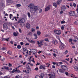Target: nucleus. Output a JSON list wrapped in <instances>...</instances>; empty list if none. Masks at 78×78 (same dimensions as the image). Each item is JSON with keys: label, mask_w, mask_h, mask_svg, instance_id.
Returning a JSON list of instances; mask_svg holds the SVG:
<instances>
[{"label": "nucleus", "mask_w": 78, "mask_h": 78, "mask_svg": "<svg viewBox=\"0 0 78 78\" xmlns=\"http://www.w3.org/2000/svg\"><path fill=\"white\" fill-rule=\"evenodd\" d=\"M56 38H57V39H58L59 40L60 42H61V40L60 39V38H59V36L56 35Z\"/></svg>", "instance_id": "412c9836"}, {"label": "nucleus", "mask_w": 78, "mask_h": 78, "mask_svg": "<svg viewBox=\"0 0 78 78\" xmlns=\"http://www.w3.org/2000/svg\"><path fill=\"white\" fill-rule=\"evenodd\" d=\"M61 68L63 69V70H66L67 69V66H66L65 65H62L61 66Z\"/></svg>", "instance_id": "423d86ee"}, {"label": "nucleus", "mask_w": 78, "mask_h": 78, "mask_svg": "<svg viewBox=\"0 0 78 78\" xmlns=\"http://www.w3.org/2000/svg\"><path fill=\"white\" fill-rule=\"evenodd\" d=\"M19 31L20 33H22V30H21V29H19Z\"/></svg>", "instance_id": "69168bd1"}, {"label": "nucleus", "mask_w": 78, "mask_h": 78, "mask_svg": "<svg viewBox=\"0 0 78 78\" xmlns=\"http://www.w3.org/2000/svg\"><path fill=\"white\" fill-rule=\"evenodd\" d=\"M62 2V0H57L56 3L57 5H59L61 4V3Z\"/></svg>", "instance_id": "9d476101"}, {"label": "nucleus", "mask_w": 78, "mask_h": 78, "mask_svg": "<svg viewBox=\"0 0 78 78\" xmlns=\"http://www.w3.org/2000/svg\"><path fill=\"white\" fill-rule=\"evenodd\" d=\"M54 51L55 53H57L58 52V51H57V50L56 49H54Z\"/></svg>", "instance_id": "8fccbe9b"}, {"label": "nucleus", "mask_w": 78, "mask_h": 78, "mask_svg": "<svg viewBox=\"0 0 78 78\" xmlns=\"http://www.w3.org/2000/svg\"><path fill=\"white\" fill-rule=\"evenodd\" d=\"M17 72V71L16 70V69H14L12 70V71H10V73H14V72Z\"/></svg>", "instance_id": "b1692460"}, {"label": "nucleus", "mask_w": 78, "mask_h": 78, "mask_svg": "<svg viewBox=\"0 0 78 78\" xmlns=\"http://www.w3.org/2000/svg\"><path fill=\"white\" fill-rule=\"evenodd\" d=\"M9 67H12V64H11L10 63H9Z\"/></svg>", "instance_id": "6e6d98bb"}, {"label": "nucleus", "mask_w": 78, "mask_h": 78, "mask_svg": "<svg viewBox=\"0 0 78 78\" xmlns=\"http://www.w3.org/2000/svg\"><path fill=\"white\" fill-rule=\"evenodd\" d=\"M66 7L64 6H63L61 7V10L62 11H66Z\"/></svg>", "instance_id": "9b49d317"}, {"label": "nucleus", "mask_w": 78, "mask_h": 78, "mask_svg": "<svg viewBox=\"0 0 78 78\" xmlns=\"http://www.w3.org/2000/svg\"><path fill=\"white\" fill-rule=\"evenodd\" d=\"M34 36H35V37H36L35 39H37V35L36 34H34Z\"/></svg>", "instance_id": "c03bdc74"}, {"label": "nucleus", "mask_w": 78, "mask_h": 78, "mask_svg": "<svg viewBox=\"0 0 78 78\" xmlns=\"http://www.w3.org/2000/svg\"><path fill=\"white\" fill-rule=\"evenodd\" d=\"M4 78H9V77H8V76H5L4 77Z\"/></svg>", "instance_id": "774afa93"}, {"label": "nucleus", "mask_w": 78, "mask_h": 78, "mask_svg": "<svg viewBox=\"0 0 78 78\" xmlns=\"http://www.w3.org/2000/svg\"><path fill=\"white\" fill-rule=\"evenodd\" d=\"M58 63V64H59V65H62V64H63V63H62V62H59Z\"/></svg>", "instance_id": "4d7b16f0"}, {"label": "nucleus", "mask_w": 78, "mask_h": 78, "mask_svg": "<svg viewBox=\"0 0 78 78\" xmlns=\"http://www.w3.org/2000/svg\"><path fill=\"white\" fill-rule=\"evenodd\" d=\"M44 41L42 40H41L40 42L39 41H37V44H38V47H41L42 46V45H43L42 43L44 42Z\"/></svg>", "instance_id": "39448f33"}, {"label": "nucleus", "mask_w": 78, "mask_h": 78, "mask_svg": "<svg viewBox=\"0 0 78 78\" xmlns=\"http://www.w3.org/2000/svg\"><path fill=\"white\" fill-rule=\"evenodd\" d=\"M19 77H20L19 76H16L15 78H19Z\"/></svg>", "instance_id": "338daca9"}, {"label": "nucleus", "mask_w": 78, "mask_h": 78, "mask_svg": "<svg viewBox=\"0 0 78 78\" xmlns=\"http://www.w3.org/2000/svg\"><path fill=\"white\" fill-rule=\"evenodd\" d=\"M73 6L74 7H76V4H75V3H73Z\"/></svg>", "instance_id": "052dcab7"}, {"label": "nucleus", "mask_w": 78, "mask_h": 78, "mask_svg": "<svg viewBox=\"0 0 78 78\" xmlns=\"http://www.w3.org/2000/svg\"><path fill=\"white\" fill-rule=\"evenodd\" d=\"M17 48L18 49H20V48H21V46L20 45H18L17 46Z\"/></svg>", "instance_id": "72a5a7b5"}, {"label": "nucleus", "mask_w": 78, "mask_h": 78, "mask_svg": "<svg viewBox=\"0 0 78 78\" xmlns=\"http://www.w3.org/2000/svg\"><path fill=\"white\" fill-rule=\"evenodd\" d=\"M67 53H68V51L67 50H66L64 52V54L67 55Z\"/></svg>", "instance_id": "ea45409f"}, {"label": "nucleus", "mask_w": 78, "mask_h": 78, "mask_svg": "<svg viewBox=\"0 0 78 78\" xmlns=\"http://www.w3.org/2000/svg\"><path fill=\"white\" fill-rule=\"evenodd\" d=\"M26 39L27 40V41H28V42H30V41H31V40L30 39H29V38H28L26 37Z\"/></svg>", "instance_id": "f704fd0d"}, {"label": "nucleus", "mask_w": 78, "mask_h": 78, "mask_svg": "<svg viewBox=\"0 0 78 78\" xmlns=\"http://www.w3.org/2000/svg\"><path fill=\"white\" fill-rule=\"evenodd\" d=\"M9 38H8L7 39L6 38H3L2 39V41H9Z\"/></svg>", "instance_id": "aec40b11"}, {"label": "nucleus", "mask_w": 78, "mask_h": 78, "mask_svg": "<svg viewBox=\"0 0 78 78\" xmlns=\"http://www.w3.org/2000/svg\"><path fill=\"white\" fill-rule=\"evenodd\" d=\"M26 27L28 29H30V24L27 23L26 24Z\"/></svg>", "instance_id": "f3484780"}, {"label": "nucleus", "mask_w": 78, "mask_h": 78, "mask_svg": "<svg viewBox=\"0 0 78 78\" xmlns=\"http://www.w3.org/2000/svg\"><path fill=\"white\" fill-rule=\"evenodd\" d=\"M73 41V39H70L69 40V42H72Z\"/></svg>", "instance_id": "49530a36"}, {"label": "nucleus", "mask_w": 78, "mask_h": 78, "mask_svg": "<svg viewBox=\"0 0 78 78\" xmlns=\"http://www.w3.org/2000/svg\"><path fill=\"white\" fill-rule=\"evenodd\" d=\"M1 50H6V48L3 47L0 48Z\"/></svg>", "instance_id": "5701e85b"}, {"label": "nucleus", "mask_w": 78, "mask_h": 78, "mask_svg": "<svg viewBox=\"0 0 78 78\" xmlns=\"http://www.w3.org/2000/svg\"><path fill=\"white\" fill-rule=\"evenodd\" d=\"M20 44H21V45H23V42H20Z\"/></svg>", "instance_id": "bf43d9fd"}, {"label": "nucleus", "mask_w": 78, "mask_h": 78, "mask_svg": "<svg viewBox=\"0 0 78 78\" xmlns=\"http://www.w3.org/2000/svg\"><path fill=\"white\" fill-rule=\"evenodd\" d=\"M53 5L54 6H55V8H56V6H57V5L56 3L54 2L53 3Z\"/></svg>", "instance_id": "bb28decb"}, {"label": "nucleus", "mask_w": 78, "mask_h": 78, "mask_svg": "<svg viewBox=\"0 0 78 78\" xmlns=\"http://www.w3.org/2000/svg\"><path fill=\"white\" fill-rule=\"evenodd\" d=\"M12 14H10L9 17L10 19H11V18H12Z\"/></svg>", "instance_id": "de8ad7c7"}, {"label": "nucleus", "mask_w": 78, "mask_h": 78, "mask_svg": "<svg viewBox=\"0 0 78 78\" xmlns=\"http://www.w3.org/2000/svg\"><path fill=\"white\" fill-rule=\"evenodd\" d=\"M18 32H14L13 33V35L14 36H18Z\"/></svg>", "instance_id": "6ab92c4d"}, {"label": "nucleus", "mask_w": 78, "mask_h": 78, "mask_svg": "<svg viewBox=\"0 0 78 78\" xmlns=\"http://www.w3.org/2000/svg\"><path fill=\"white\" fill-rule=\"evenodd\" d=\"M9 3H10V2H12V1L11 0H8L7 1Z\"/></svg>", "instance_id": "0e129e2a"}, {"label": "nucleus", "mask_w": 78, "mask_h": 78, "mask_svg": "<svg viewBox=\"0 0 78 78\" xmlns=\"http://www.w3.org/2000/svg\"><path fill=\"white\" fill-rule=\"evenodd\" d=\"M40 76H39L37 75L35 76V78H40Z\"/></svg>", "instance_id": "13d9d810"}, {"label": "nucleus", "mask_w": 78, "mask_h": 78, "mask_svg": "<svg viewBox=\"0 0 78 78\" xmlns=\"http://www.w3.org/2000/svg\"><path fill=\"white\" fill-rule=\"evenodd\" d=\"M52 68H53V69H55V66H54V65H52Z\"/></svg>", "instance_id": "e2e57ef3"}, {"label": "nucleus", "mask_w": 78, "mask_h": 78, "mask_svg": "<svg viewBox=\"0 0 78 78\" xmlns=\"http://www.w3.org/2000/svg\"><path fill=\"white\" fill-rule=\"evenodd\" d=\"M31 31L32 32H34L35 31V29L34 28H31Z\"/></svg>", "instance_id": "cd10ccee"}, {"label": "nucleus", "mask_w": 78, "mask_h": 78, "mask_svg": "<svg viewBox=\"0 0 78 78\" xmlns=\"http://www.w3.org/2000/svg\"><path fill=\"white\" fill-rule=\"evenodd\" d=\"M58 70L61 73H63V71L62 69H59L58 68Z\"/></svg>", "instance_id": "4be33fe9"}, {"label": "nucleus", "mask_w": 78, "mask_h": 78, "mask_svg": "<svg viewBox=\"0 0 78 78\" xmlns=\"http://www.w3.org/2000/svg\"><path fill=\"white\" fill-rule=\"evenodd\" d=\"M29 7H30L31 10H33V11H34V12L37 11L39 8L37 6H34V5L32 3L30 4Z\"/></svg>", "instance_id": "f257e3e1"}, {"label": "nucleus", "mask_w": 78, "mask_h": 78, "mask_svg": "<svg viewBox=\"0 0 78 78\" xmlns=\"http://www.w3.org/2000/svg\"><path fill=\"white\" fill-rule=\"evenodd\" d=\"M50 9V7L47 6L46 7L45 10V11H48V10Z\"/></svg>", "instance_id": "ddd939ff"}, {"label": "nucleus", "mask_w": 78, "mask_h": 78, "mask_svg": "<svg viewBox=\"0 0 78 78\" xmlns=\"http://www.w3.org/2000/svg\"><path fill=\"white\" fill-rule=\"evenodd\" d=\"M27 15L29 18H30L31 17V15H30V12H28L27 13Z\"/></svg>", "instance_id": "2f4dec72"}, {"label": "nucleus", "mask_w": 78, "mask_h": 78, "mask_svg": "<svg viewBox=\"0 0 78 78\" xmlns=\"http://www.w3.org/2000/svg\"><path fill=\"white\" fill-rule=\"evenodd\" d=\"M65 22V21L63 20L61 21V23L62 24H63V23H64Z\"/></svg>", "instance_id": "3c124183"}, {"label": "nucleus", "mask_w": 78, "mask_h": 78, "mask_svg": "<svg viewBox=\"0 0 78 78\" xmlns=\"http://www.w3.org/2000/svg\"><path fill=\"white\" fill-rule=\"evenodd\" d=\"M5 3H1L0 4L1 7L2 8V9H3L5 7Z\"/></svg>", "instance_id": "f8f14e48"}, {"label": "nucleus", "mask_w": 78, "mask_h": 78, "mask_svg": "<svg viewBox=\"0 0 78 78\" xmlns=\"http://www.w3.org/2000/svg\"><path fill=\"white\" fill-rule=\"evenodd\" d=\"M30 43H31L32 44H35V41L33 40L30 41Z\"/></svg>", "instance_id": "473e14b6"}, {"label": "nucleus", "mask_w": 78, "mask_h": 78, "mask_svg": "<svg viewBox=\"0 0 78 78\" xmlns=\"http://www.w3.org/2000/svg\"><path fill=\"white\" fill-rule=\"evenodd\" d=\"M8 54H9V55H11V52L10 51H9L8 52H7Z\"/></svg>", "instance_id": "603ef678"}, {"label": "nucleus", "mask_w": 78, "mask_h": 78, "mask_svg": "<svg viewBox=\"0 0 78 78\" xmlns=\"http://www.w3.org/2000/svg\"><path fill=\"white\" fill-rule=\"evenodd\" d=\"M37 34L38 35H39L40 34H41V32L39 31H37Z\"/></svg>", "instance_id": "c756f323"}, {"label": "nucleus", "mask_w": 78, "mask_h": 78, "mask_svg": "<svg viewBox=\"0 0 78 78\" xmlns=\"http://www.w3.org/2000/svg\"><path fill=\"white\" fill-rule=\"evenodd\" d=\"M30 50L31 51V53H33L34 54H36L37 52V51L36 49H31Z\"/></svg>", "instance_id": "6e6552de"}, {"label": "nucleus", "mask_w": 78, "mask_h": 78, "mask_svg": "<svg viewBox=\"0 0 78 78\" xmlns=\"http://www.w3.org/2000/svg\"><path fill=\"white\" fill-rule=\"evenodd\" d=\"M45 41H46V42H48L49 41V40H48V39L47 38H46L44 39Z\"/></svg>", "instance_id": "4c0bfd02"}, {"label": "nucleus", "mask_w": 78, "mask_h": 78, "mask_svg": "<svg viewBox=\"0 0 78 78\" xmlns=\"http://www.w3.org/2000/svg\"><path fill=\"white\" fill-rule=\"evenodd\" d=\"M31 34H32V33L31 32H29L28 34L27 35L28 36H31Z\"/></svg>", "instance_id": "a18cd8bd"}, {"label": "nucleus", "mask_w": 78, "mask_h": 78, "mask_svg": "<svg viewBox=\"0 0 78 78\" xmlns=\"http://www.w3.org/2000/svg\"><path fill=\"white\" fill-rule=\"evenodd\" d=\"M61 30H64V26H62L61 27Z\"/></svg>", "instance_id": "79ce46f5"}, {"label": "nucleus", "mask_w": 78, "mask_h": 78, "mask_svg": "<svg viewBox=\"0 0 78 78\" xmlns=\"http://www.w3.org/2000/svg\"><path fill=\"white\" fill-rule=\"evenodd\" d=\"M74 69L76 70V71H77V70L78 69V68L76 66H75L74 67Z\"/></svg>", "instance_id": "a878e982"}, {"label": "nucleus", "mask_w": 78, "mask_h": 78, "mask_svg": "<svg viewBox=\"0 0 78 78\" xmlns=\"http://www.w3.org/2000/svg\"><path fill=\"white\" fill-rule=\"evenodd\" d=\"M19 17L18 16L17 17H16L15 16L14 17V18L15 19L16 21H17V19H19Z\"/></svg>", "instance_id": "393cba45"}, {"label": "nucleus", "mask_w": 78, "mask_h": 78, "mask_svg": "<svg viewBox=\"0 0 78 78\" xmlns=\"http://www.w3.org/2000/svg\"><path fill=\"white\" fill-rule=\"evenodd\" d=\"M54 33L57 35H60L61 34V31L59 30H54Z\"/></svg>", "instance_id": "20e7f679"}, {"label": "nucleus", "mask_w": 78, "mask_h": 78, "mask_svg": "<svg viewBox=\"0 0 78 78\" xmlns=\"http://www.w3.org/2000/svg\"><path fill=\"white\" fill-rule=\"evenodd\" d=\"M52 42V44H54V45H56L58 44V41L56 40L53 41Z\"/></svg>", "instance_id": "dca6fc26"}, {"label": "nucleus", "mask_w": 78, "mask_h": 78, "mask_svg": "<svg viewBox=\"0 0 78 78\" xmlns=\"http://www.w3.org/2000/svg\"><path fill=\"white\" fill-rule=\"evenodd\" d=\"M46 67L47 66H45L44 65H42L40 66V69H43L44 70H45V67Z\"/></svg>", "instance_id": "1a4fd4ad"}, {"label": "nucleus", "mask_w": 78, "mask_h": 78, "mask_svg": "<svg viewBox=\"0 0 78 78\" xmlns=\"http://www.w3.org/2000/svg\"><path fill=\"white\" fill-rule=\"evenodd\" d=\"M49 76H50L49 78H51V77L52 78H55V73H53V75H51V74H49Z\"/></svg>", "instance_id": "4468645a"}, {"label": "nucleus", "mask_w": 78, "mask_h": 78, "mask_svg": "<svg viewBox=\"0 0 78 78\" xmlns=\"http://www.w3.org/2000/svg\"><path fill=\"white\" fill-rule=\"evenodd\" d=\"M65 74L66 76H69V73L67 72H66L65 73Z\"/></svg>", "instance_id": "5fc2aeb1"}, {"label": "nucleus", "mask_w": 78, "mask_h": 78, "mask_svg": "<svg viewBox=\"0 0 78 78\" xmlns=\"http://www.w3.org/2000/svg\"><path fill=\"white\" fill-rule=\"evenodd\" d=\"M0 59H1V61H4V60H5V58H4L3 59L1 58Z\"/></svg>", "instance_id": "680f3d73"}, {"label": "nucleus", "mask_w": 78, "mask_h": 78, "mask_svg": "<svg viewBox=\"0 0 78 78\" xmlns=\"http://www.w3.org/2000/svg\"><path fill=\"white\" fill-rule=\"evenodd\" d=\"M75 24L76 25H78V20L74 22Z\"/></svg>", "instance_id": "c9c22d12"}, {"label": "nucleus", "mask_w": 78, "mask_h": 78, "mask_svg": "<svg viewBox=\"0 0 78 78\" xmlns=\"http://www.w3.org/2000/svg\"><path fill=\"white\" fill-rule=\"evenodd\" d=\"M33 57L31 56L30 57V58L28 59V60L29 62H31L32 61V60H33Z\"/></svg>", "instance_id": "2eb2a0df"}, {"label": "nucleus", "mask_w": 78, "mask_h": 78, "mask_svg": "<svg viewBox=\"0 0 78 78\" xmlns=\"http://www.w3.org/2000/svg\"><path fill=\"white\" fill-rule=\"evenodd\" d=\"M25 22V20L24 18H22L20 20L18 21V23L20 24V25L21 26H23V23H24Z\"/></svg>", "instance_id": "f03ea898"}, {"label": "nucleus", "mask_w": 78, "mask_h": 78, "mask_svg": "<svg viewBox=\"0 0 78 78\" xmlns=\"http://www.w3.org/2000/svg\"><path fill=\"white\" fill-rule=\"evenodd\" d=\"M27 48H23V51H27Z\"/></svg>", "instance_id": "58836bf2"}, {"label": "nucleus", "mask_w": 78, "mask_h": 78, "mask_svg": "<svg viewBox=\"0 0 78 78\" xmlns=\"http://www.w3.org/2000/svg\"><path fill=\"white\" fill-rule=\"evenodd\" d=\"M26 69H27V70H31V68L30 67V66H29L28 65H26Z\"/></svg>", "instance_id": "a211bd4d"}, {"label": "nucleus", "mask_w": 78, "mask_h": 78, "mask_svg": "<svg viewBox=\"0 0 78 78\" xmlns=\"http://www.w3.org/2000/svg\"><path fill=\"white\" fill-rule=\"evenodd\" d=\"M69 15L70 16H75L76 17V15L74 11L70 12L69 13Z\"/></svg>", "instance_id": "7ed1b4c3"}, {"label": "nucleus", "mask_w": 78, "mask_h": 78, "mask_svg": "<svg viewBox=\"0 0 78 78\" xmlns=\"http://www.w3.org/2000/svg\"><path fill=\"white\" fill-rule=\"evenodd\" d=\"M4 69H6V70H9V67H6V66H4Z\"/></svg>", "instance_id": "c85d7f7f"}, {"label": "nucleus", "mask_w": 78, "mask_h": 78, "mask_svg": "<svg viewBox=\"0 0 78 78\" xmlns=\"http://www.w3.org/2000/svg\"><path fill=\"white\" fill-rule=\"evenodd\" d=\"M38 67H36L34 69V70H36V71H37V70H38Z\"/></svg>", "instance_id": "09e8293b"}, {"label": "nucleus", "mask_w": 78, "mask_h": 78, "mask_svg": "<svg viewBox=\"0 0 78 78\" xmlns=\"http://www.w3.org/2000/svg\"><path fill=\"white\" fill-rule=\"evenodd\" d=\"M42 12V9H40L39 11V13H41Z\"/></svg>", "instance_id": "864d4df0"}, {"label": "nucleus", "mask_w": 78, "mask_h": 78, "mask_svg": "<svg viewBox=\"0 0 78 78\" xmlns=\"http://www.w3.org/2000/svg\"><path fill=\"white\" fill-rule=\"evenodd\" d=\"M16 6L18 8H19L20 6H21V5L20 4H17L16 5Z\"/></svg>", "instance_id": "a19ab883"}, {"label": "nucleus", "mask_w": 78, "mask_h": 78, "mask_svg": "<svg viewBox=\"0 0 78 78\" xmlns=\"http://www.w3.org/2000/svg\"><path fill=\"white\" fill-rule=\"evenodd\" d=\"M46 65L48 66L47 67H49V66H50V64H49L48 63H46Z\"/></svg>", "instance_id": "37998d69"}, {"label": "nucleus", "mask_w": 78, "mask_h": 78, "mask_svg": "<svg viewBox=\"0 0 78 78\" xmlns=\"http://www.w3.org/2000/svg\"><path fill=\"white\" fill-rule=\"evenodd\" d=\"M44 76V73H41V76L42 78H43V77Z\"/></svg>", "instance_id": "7c9ffc66"}, {"label": "nucleus", "mask_w": 78, "mask_h": 78, "mask_svg": "<svg viewBox=\"0 0 78 78\" xmlns=\"http://www.w3.org/2000/svg\"><path fill=\"white\" fill-rule=\"evenodd\" d=\"M3 28L4 30H7V29L8 28V26L6 23H5L3 24Z\"/></svg>", "instance_id": "0eeeda50"}, {"label": "nucleus", "mask_w": 78, "mask_h": 78, "mask_svg": "<svg viewBox=\"0 0 78 78\" xmlns=\"http://www.w3.org/2000/svg\"><path fill=\"white\" fill-rule=\"evenodd\" d=\"M60 48L61 50H62L63 49H64V47L62 46H60Z\"/></svg>", "instance_id": "e433bc0d"}]
</instances>
